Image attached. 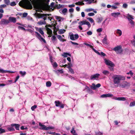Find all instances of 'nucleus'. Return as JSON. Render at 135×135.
<instances>
[{
	"label": "nucleus",
	"instance_id": "f257e3e1",
	"mask_svg": "<svg viewBox=\"0 0 135 135\" xmlns=\"http://www.w3.org/2000/svg\"><path fill=\"white\" fill-rule=\"evenodd\" d=\"M34 8H38L42 4L43 0H22L19 3V5L21 7L26 9H32V6L30 2Z\"/></svg>",
	"mask_w": 135,
	"mask_h": 135
},
{
	"label": "nucleus",
	"instance_id": "f03ea898",
	"mask_svg": "<svg viewBox=\"0 0 135 135\" xmlns=\"http://www.w3.org/2000/svg\"><path fill=\"white\" fill-rule=\"evenodd\" d=\"M113 79V82L115 87H117L118 86V84L120 83L121 80H125V77L123 75H115L112 77Z\"/></svg>",
	"mask_w": 135,
	"mask_h": 135
},
{
	"label": "nucleus",
	"instance_id": "7ed1b4c3",
	"mask_svg": "<svg viewBox=\"0 0 135 135\" xmlns=\"http://www.w3.org/2000/svg\"><path fill=\"white\" fill-rule=\"evenodd\" d=\"M39 125L41 127V128H40V129H42L45 130H48L49 129H53L54 128V127H46L45 125L42 124L40 122L39 123Z\"/></svg>",
	"mask_w": 135,
	"mask_h": 135
},
{
	"label": "nucleus",
	"instance_id": "20e7f679",
	"mask_svg": "<svg viewBox=\"0 0 135 135\" xmlns=\"http://www.w3.org/2000/svg\"><path fill=\"white\" fill-rule=\"evenodd\" d=\"M113 50L115 51L117 54H121L123 51V49L121 45L115 47L113 49Z\"/></svg>",
	"mask_w": 135,
	"mask_h": 135
},
{
	"label": "nucleus",
	"instance_id": "39448f33",
	"mask_svg": "<svg viewBox=\"0 0 135 135\" xmlns=\"http://www.w3.org/2000/svg\"><path fill=\"white\" fill-rule=\"evenodd\" d=\"M35 15L36 17L38 18H42L44 17H47L51 15V14H41L37 13H36Z\"/></svg>",
	"mask_w": 135,
	"mask_h": 135
},
{
	"label": "nucleus",
	"instance_id": "423d86ee",
	"mask_svg": "<svg viewBox=\"0 0 135 135\" xmlns=\"http://www.w3.org/2000/svg\"><path fill=\"white\" fill-rule=\"evenodd\" d=\"M130 85L129 83L125 81L123 83L120 84L119 85V86L122 88H124L126 87L129 86Z\"/></svg>",
	"mask_w": 135,
	"mask_h": 135
},
{
	"label": "nucleus",
	"instance_id": "0eeeda50",
	"mask_svg": "<svg viewBox=\"0 0 135 135\" xmlns=\"http://www.w3.org/2000/svg\"><path fill=\"white\" fill-rule=\"evenodd\" d=\"M104 60L105 63L107 65L110 66L111 67H114L115 66L114 64L111 61L107 60L106 59H104Z\"/></svg>",
	"mask_w": 135,
	"mask_h": 135
},
{
	"label": "nucleus",
	"instance_id": "6e6552de",
	"mask_svg": "<svg viewBox=\"0 0 135 135\" xmlns=\"http://www.w3.org/2000/svg\"><path fill=\"white\" fill-rule=\"evenodd\" d=\"M78 24L79 25H80L81 26L84 25H87L88 27L89 28L90 27L91 25L89 23V22L88 21H81L79 22Z\"/></svg>",
	"mask_w": 135,
	"mask_h": 135
},
{
	"label": "nucleus",
	"instance_id": "1a4fd4ad",
	"mask_svg": "<svg viewBox=\"0 0 135 135\" xmlns=\"http://www.w3.org/2000/svg\"><path fill=\"white\" fill-rule=\"evenodd\" d=\"M9 23L8 20L5 19H2L0 22V23L2 25H7Z\"/></svg>",
	"mask_w": 135,
	"mask_h": 135
},
{
	"label": "nucleus",
	"instance_id": "9d476101",
	"mask_svg": "<svg viewBox=\"0 0 135 135\" xmlns=\"http://www.w3.org/2000/svg\"><path fill=\"white\" fill-rule=\"evenodd\" d=\"M8 21H9V22H10L15 23L16 21V19L15 17H10L8 18Z\"/></svg>",
	"mask_w": 135,
	"mask_h": 135
},
{
	"label": "nucleus",
	"instance_id": "9b49d317",
	"mask_svg": "<svg viewBox=\"0 0 135 135\" xmlns=\"http://www.w3.org/2000/svg\"><path fill=\"white\" fill-rule=\"evenodd\" d=\"M11 127H15V128L16 130H19V127L20 126V125L17 124H11Z\"/></svg>",
	"mask_w": 135,
	"mask_h": 135
},
{
	"label": "nucleus",
	"instance_id": "f8f14e48",
	"mask_svg": "<svg viewBox=\"0 0 135 135\" xmlns=\"http://www.w3.org/2000/svg\"><path fill=\"white\" fill-rule=\"evenodd\" d=\"M113 95L110 94V93H108L106 94H103L101 96L102 98H105L107 97H111L113 96Z\"/></svg>",
	"mask_w": 135,
	"mask_h": 135
},
{
	"label": "nucleus",
	"instance_id": "ddd939ff",
	"mask_svg": "<svg viewBox=\"0 0 135 135\" xmlns=\"http://www.w3.org/2000/svg\"><path fill=\"white\" fill-rule=\"evenodd\" d=\"M59 29L58 28H56V25L55 26H54V32L53 33L55 35H57V32L58 31V33H59Z\"/></svg>",
	"mask_w": 135,
	"mask_h": 135
},
{
	"label": "nucleus",
	"instance_id": "4468645a",
	"mask_svg": "<svg viewBox=\"0 0 135 135\" xmlns=\"http://www.w3.org/2000/svg\"><path fill=\"white\" fill-rule=\"evenodd\" d=\"M115 99L116 100L120 101H124L126 100V98L124 97H116L115 98Z\"/></svg>",
	"mask_w": 135,
	"mask_h": 135
},
{
	"label": "nucleus",
	"instance_id": "2eb2a0df",
	"mask_svg": "<svg viewBox=\"0 0 135 135\" xmlns=\"http://www.w3.org/2000/svg\"><path fill=\"white\" fill-rule=\"evenodd\" d=\"M14 73V72H13L11 71H7L4 70L2 69H0V73Z\"/></svg>",
	"mask_w": 135,
	"mask_h": 135
},
{
	"label": "nucleus",
	"instance_id": "dca6fc26",
	"mask_svg": "<svg viewBox=\"0 0 135 135\" xmlns=\"http://www.w3.org/2000/svg\"><path fill=\"white\" fill-rule=\"evenodd\" d=\"M100 75L98 73L96 74L93 75H91L90 77V79L91 80H92L93 79L98 78V77Z\"/></svg>",
	"mask_w": 135,
	"mask_h": 135
},
{
	"label": "nucleus",
	"instance_id": "f3484780",
	"mask_svg": "<svg viewBox=\"0 0 135 135\" xmlns=\"http://www.w3.org/2000/svg\"><path fill=\"white\" fill-rule=\"evenodd\" d=\"M120 14V13L119 12L112 13L111 15L112 16L114 17H116L118 15Z\"/></svg>",
	"mask_w": 135,
	"mask_h": 135
},
{
	"label": "nucleus",
	"instance_id": "a211bd4d",
	"mask_svg": "<svg viewBox=\"0 0 135 135\" xmlns=\"http://www.w3.org/2000/svg\"><path fill=\"white\" fill-rule=\"evenodd\" d=\"M46 30L47 31V33L49 35H51L52 34V31L48 27H47L46 28Z\"/></svg>",
	"mask_w": 135,
	"mask_h": 135
},
{
	"label": "nucleus",
	"instance_id": "6ab92c4d",
	"mask_svg": "<svg viewBox=\"0 0 135 135\" xmlns=\"http://www.w3.org/2000/svg\"><path fill=\"white\" fill-rule=\"evenodd\" d=\"M71 133L73 135H78L77 134L76 132L74 130V128H72V130L71 131Z\"/></svg>",
	"mask_w": 135,
	"mask_h": 135
},
{
	"label": "nucleus",
	"instance_id": "aec40b11",
	"mask_svg": "<svg viewBox=\"0 0 135 135\" xmlns=\"http://www.w3.org/2000/svg\"><path fill=\"white\" fill-rule=\"evenodd\" d=\"M75 4L76 5H83L84 3L82 2L79 1L75 3Z\"/></svg>",
	"mask_w": 135,
	"mask_h": 135
},
{
	"label": "nucleus",
	"instance_id": "412c9836",
	"mask_svg": "<svg viewBox=\"0 0 135 135\" xmlns=\"http://www.w3.org/2000/svg\"><path fill=\"white\" fill-rule=\"evenodd\" d=\"M46 22L45 21H40L37 23V24L40 25H41L42 24H46Z\"/></svg>",
	"mask_w": 135,
	"mask_h": 135
},
{
	"label": "nucleus",
	"instance_id": "4be33fe9",
	"mask_svg": "<svg viewBox=\"0 0 135 135\" xmlns=\"http://www.w3.org/2000/svg\"><path fill=\"white\" fill-rule=\"evenodd\" d=\"M35 33L36 34V37L39 40H40V38L41 37L40 35L37 32L35 31Z\"/></svg>",
	"mask_w": 135,
	"mask_h": 135
},
{
	"label": "nucleus",
	"instance_id": "5701e85b",
	"mask_svg": "<svg viewBox=\"0 0 135 135\" xmlns=\"http://www.w3.org/2000/svg\"><path fill=\"white\" fill-rule=\"evenodd\" d=\"M102 42L103 44H107V38L106 36H105L104 37V38H103L102 40Z\"/></svg>",
	"mask_w": 135,
	"mask_h": 135
},
{
	"label": "nucleus",
	"instance_id": "b1692460",
	"mask_svg": "<svg viewBox=\"0 0 135 135\" xmlns=\"http://www.w3.org/2000/svg\"><path fill=\"white\" fill-rule=\"evenodd\" d=\"M102 73L104 75H107L109 74V72L108 71L105 70L102 72Z\"/></svg>",
	"mask_w": 135,
	"mask_h": 135
},
{
	"label": "nucleus",
	"instance_id": "393cba45",
	"mask_svg": "<svg viewBox=\"0 0 135 135\" xmlns=\"http://www.w3.org/2000/svg\"><path fill=\"white\" fill-rule=\"evenodd\" d=\"M68 10L67 8H64L62 11V13L63 14L65 15L66 13L67 12Z\"/></svg>",
	"mask_w": 135,
	"mask_h": 135
},
{
	"label": "nucleus",
	"instance_id": "a878e982",
	"mask_svg": "<svg viewBox=\"0 0 135 135\" xmlns=\"http://www.w3.org/2000/svg\"><path fill=\"white\" fill-rule=\"evenodd\" d=\"M46 85L47 87H49L51 86V83L50 81H48L46 82Z\"/></svg>",
	"mask_w": 135,
	"mask_h": 135
},
{
	"label": "nucleus",
	"instance_id": "bb28decb",
	"mask_svg": "<svg viewBox=\"0 0 135 135\" xmlns=\"http://www.w3.org/2000/svg\"><path fill=\"white\" fill-rule=\"evenodd\" d=\"M103 18L102 17H99L97 18V22L98 23H100L102 21Z\"/></svg>",
	"mask_w": 135,
	"mask_h": 135
},
{
	"label": "nucleus",
	"instance_id": "cd10ccee",
	"mask_svg": "<svg viewBox=\"0 0 135 135\" xmlns=\"http://www.w3.org/2000/svg\"><path fill=\"white\" fill-rule=\"evenodd\" d=\"M127 19L129 21L130 23L131 24V25H134V22L130 19L129 18H127Z\"/></svg>",
	"mask_w": 135,
	"mask_h": 135
},
{
	"label": "nucleus",
	"instance_id": "c85d7f7f",
	"mask_svg": "<svg viewBox=\"0 0 135 135\" xmlns=\"http://www.w3.org/2000/svg\"><path fill=\"white\" fill-rule=\"evenodd\" d=\"M38 31L42 35L44 34V32L42 30L41 28H39L38 30Z\"/></svg>",
	"mask_w": 135,
	"mask_h": 135
},
{
	"label": "nucleus",
	"instance_id": "c756f323",
	"mask_svg": "<svg viewBox=\"0 0 135 135\" xmlns=\"http://www.w3.org/2000/svg\"><path fill=\"white\" fill-rule=\"evenodd\" d=\"M117 33L119 34V36L121 35L122 34V32L121 30L119 29H117Z\"/></svg>",
	"mask_w": 135,
	"mask_h": 135
},
{
	"label": "nucleus",
	"instance_id": "7c9ffc66",
	"mask_svg": "<svg viewBox=\"0 0 135 135\" xmlns=\"http://www.w3.org/2000/svg\"><path fill=\"white\" fill-rule=\"evenodd\" d=\"M69 69V71L72 74H74V71L71 68H68Z\"/></svg>",
	"mask_w": 135,
	"mask_h": 135
},
{
	"label": "nucleus",
	"instance_id": "2f4dec72",
	"mask_svg": "<svg viewBox=\"0 0 135 135\" xmlns=\"http://www.w3.org/2000/svg\"><path fill=\"white\" fill-rule=\"evenodd\" d=\"M20 73L22 76H24L26 74V73L25 71L23 72L22 71H20Z\"/></svg>",
	"mask_w": 135,
	"mask_h": 135
},
{
	"label": "nucleus",
	"instance_id": "473e14b6",
	"mask_svg": "<svg viewBox=\"0 0 135 135\" xmlns=\"http://www.w3.org/2000/svg\"><path fill=\"white\" fill-rule=\"evenodd\" d=\"M66 30L64 29H60V34H63L65 32Z\"/></svg>",
	"mask_w": 135,
	"mask_h": 135
},
{
	"label": "nucleus",
	"instance_id": "72a5a7b5",
	"mask_svg": "<svg viewBox=\"0 0 135 135\" xmlns=\"http://www.w3.org/2000/svg\"><path fill=\"white\" fill-rule=\"evenodd\" d=\"M135 106V101L131 102L129 105L130 107H132Z\"/></svg>",
	"mask_w": 135,
	"mask_h": 135
},
{
	"label": "nucleus",
	"instance_id": "f704fd0d",
	"mask_svg": "<svg viewBox=\"0 0 135 135\" xmlns=\"http://www.w3.org/2000/svg\"><path fill=\"white\" fill-rule=\"evenodd\" d=\"M5 3L7 5H8L10 4V1L9 0H6L4 1Z\"/></svg>",
	"mask_w": 135,
	"mask_h": 135
},
{
	"label": "nucleus",
	"instance_id": "c9c22d12",
	"mask_svg": "<svg viewBox=\"0 0 135 135\" xmlns=\"http://www.w3.org/2000/svg\"><path fill=\"white\" fill-rule=\"evenodd\" d=\"M8 130L9 131H12L15 130V129L12 127H10L8 128Z\"/></svg>",
	"mask_w": 135,
	"mask_h": 135
},
{
	"label": "nucleus",
	"instance_id": "e433bc0d",
	"mask_svg": "<svg viewBox=\"0 0 135 135\" xmlns=\"http://www.w3.org/2000/svg\"><path fill=\"white\" fill-rule=\"evenodd\" d=\"M49 55V56L50 61L52 63H53L54 62V61L53 60V57H52V56L51 55Z\"/></svg>",
	"mask_w": 135,
	"mask_h": 135
},
{
	"label": "nucleus",
	"instance_id": "4c0bfd02",
	"mask_svg": "<svg viewBox=\"0 0 135 135\" xmlns=\"http://www.w3.org/2000/svg\"><path fill=\"white\" fill-rule=\"evenodd\" d=\"M92 85L93 86H91L90 87L93 90H95L96 89V85L94 83L92 84Z\"/></svg>",
	"mask_w": 135,
	"mask_h": 135
},
{
	"label": "nucleus",
	"instance_id": "58836bf2",
	"mask_svg": "<svg viewBox=\"0 0 135 135\" xmlns=\"http://www.w3.org/2000/svg\"><path fill=\"white\" fill-rule=\"evenodd\" d=\"M87 19L89 21L91 22H93L94 20L91 17H89L87 18Z\"/></svg>",
	"mask_w": 135,
	"mask_h": 135
},
{
	"label": "nucleus",
	"instance_id": "ea45409f",
	"mask_svg": "<svg viewBox=\"0 0 135 135\" xmlns=\"http://www.w3.org/2000/svg\"><path fill=\"white\" fill-rule=\"evenodd\" d=\"M84 44L85 45H86V46H88L89 47L92 49H93L94 48L93 46H91V45H90L89 44H88L85 43H84Z\"/></svg>",
	"mask_w": 135,
	"mask_h": 135
},
{
	"label": "nucleus",
	"instance_id": "a19ab883",
	"mask_svg": "<svg viewBox=\"0 0 135 135\" xmlns=\"http://www.w3.org/2000/svg\"><path fill=\"white\" fill-rule=\"evenodd\" d=\"M68 66L67 68H71V67L72 66V65L71 63V62H69L68 63Z\"/></svg>",
	"mask_w": 135,
	"mask_h": 135
},
{
	"label": "nucleus",
	"instance_id": "79ce46f5",
	"mask_svg": "<svg viewBox=\"0 0 135 135\" xmlns=\"http://www.w3.org/2000/svg\"><path fill=\"white\" fill-rule=\"evenodd\" d=\"M10 4L11 6H14L16 5V3L15 2H11Z\"/></svg>",
	"mask_w": 135,
	"mask_h": 135
},
{
	"label": "nucleus",
	"instance_id": "37998d69",
	"mask_svg": "<svg viewBox=\"0 0 135 135\" xmlns=\"http://www.w3.org/2000/svg\"><path fill=\"white\" fill-rule=\"evenodd\" d=\"M37 107V106L36 105H35L31 107V109L33 111L34 110V109H36Z\"/></svg>",
	"mask_w": 135,
	"mask_h": 135
},
{
	"label": "nucleus",
	"instance_id": "c03bdc74",
	"mask_svg": "<svg viewBox=\"0 0 135 135\" xmlns=\"http://www.w3.org/2000/svg\"><path fill=\"white\" fill-rule=\"evenodd\" d=\"M128 7V5L126 3H124L122 6V7L124 8H126Z\"/></svg>",
	"mask_w": 135,
	"mask_h": 135
},
{
	"label": "nucleus",
	"instance_id": "a18cd8bd",
	"mask_svg": "<svg viewBox=\"0 0 135 135\" xmlns=\"http://www.w3.org/2000/svg\"><path fill=\"white\" fill-rule=\"evenodd\" d=\"M65 104L61 103L60 102V107L61 108H63L64 107Z\"/></svg>",
	"mask_w": 135,
	"mask_h": 135
},
{
	"label": "nucleus",
	"instance_id": "49530a36",
	"mask_svg": "<svg viewBox=\"0 0 135 135\" xmlns=\"http://www.w3.org/2000/svg\"><path fill=\"white\" fill-rule=\"evenodd\" d=\"M96 53L98 54V55H100V53L98 51L95 50L94 48H93L92 49Z\"/></svg>",
	"mask_w": 135,
	"mask_h": 135
},
{
	"label": "nucleus",
	"instance_id": "de8ad7c7",
	"mask_svg": "<svg viewBox=\"0 0 135 135\" xmlns=\"http://www.w3.org/2000/svg\"><path fill=\"white\" fill-rule=\"evenodd\" d=\"M70 39L72 40H74L75 39L74 38V36L73 34H71L70 35Z\"/></svg>",
	"mask_w": 135,
	"mask_h": 135
},
{
	"label": "nucleus",
	"instance_id": "09e8293b",
	"mask_svg": "<svg viewBox=\"0 0 135 135\" xmlns=\"http://www.w3.org/2000/svg\"><path fill=\"white\" fill-rule=\"evenodd\" d=\"M60 41L64 42L66 41V40L62 38L61 36L60 35Z\"/></svg>",
	"mask_w": 135,
	"mask_h": 135
},
{
	"label": "nucleus",
	"instance_id": "8fccbe9b",
	"mask_svg": "<svg viewBox=\"0 0 135 135\" xmlns=\"http://www.w3.org/2000/svg\"><path fill=\"white\" fill-rule=\"evenodd\" d=\"M0 132L1 133H4L6 132L4 129H2L1 128H0Z\"/></svg>",
	"mask_w": 135,
	"mask_h": 135
},
{
	"label": "nucleus",
	"instance_id": "3c124183",
	"mask_svg": "<svg viewBox=\"0 0 135 135\" xmlns=\"http://www.w3.org/2000/svg\"><path fill=\"white\" fill-rule=\"evenodd\" d=\"M18 29H21V30H23L25 31L26 30L25 29L24 27L20 26H19L18 27Z\"/></svg>",
	"mask_w": 135,
	"mask_h": 135
},
{
	"label": "nucleus",
	"instance_id": "603ef678",
	"mask_svg": "<svg viewBox=\"0 0 135 135\" xmlns=\"http://www.w3.org/2000/svg\"><path fill=\"white\" fill-rule=\"evenodd\" d=\"M94 10V9L92 8L87 9H86V11L87 12H89L91 11H92Z\"/></svg>",
	"mask_w": 135,
	"mask_h": 135
},
{
	"label": "nucleus",
	"instance_id": "864d4df0",
	"mask_svg": "<svg viewBox=\"0 0 135 135\" xmlns=\"http://www.w3.org/2000/svg\"><path fill=\"white\" fill-rule=\"evenodd\" d=\"M53 66L54 68H56L57 66V64L56 62H54V63L52 65Z\"/></svg>",
	"mask_w": 135,
	"mask_h": 135
},
{
	"label": "nucleus",
	"instance_id": "5fc2aeb1",
	"mask_svg": "<svg viewBox=\"0 0 135 135\" xmlns=\"http://www.w3.org/2000/svg\"><path fill=\"white\" fill-rule=\"evenodd\" d=\"M102 31V28H99L97 29V31L98 32H101Z\"/></svg>",
	"mask_w": 135,
	"mask_h": 135
},
{
	"label": "nucleus",
	"instance_id": "6e6d98bb",
	"mask_svg": "<svg viewBox=\"0 0 135 135\" xmlns=\"http://www.w3.org/2000/svg\"><path fill=\"white\" fill-rule=\"evenodd\" d=\"M87 34L89 35H91L92 34V32L90 31H89L87 32Z\"/></svg>",
	"mask_w": 135,
	"mask_h": 135
},
{
	"label": "nucleus",
	"instance_id": "4d7b16f0",
	"mask_svg": "<svg viewBox=\"0 0 135 135\" xmlns=\"http://www.w3.org/2000/svg\"><path fill=\"white\" fill-rule=\"evenodd\" d=\"M28 15V14L27 13H24L22 14V16L23 17H26Z\"/></svg>",
	"mask_w": 135,
	"mask_h": 135
},
{
	"label": "nucleus",
	"instance_id": "13d9d810",
	"mask_svg": "<svg viewBox=\"0 0 135 135\" xmlns=\"http://www.w3.org/2000/svg\"><path fill=\"white\" fill-rule=\"evenodd\" d=\"M40 40L42 41L45 43H46V40L42 37L40 38Z\"/></svg>",
	"mask_w": 135,
	"mask_h": 135
},
{
	"label": "nucleus",
	"instance_id": "bf43d9fd",
	"mask_svg": "<svg viewBox=\"0 0 135 135\" xmlns=\"http://www.w3.org/2000/svg\"><path fill=\"white\" fill-rule=\"evenodd\" d=\"M55 103H56L55 105L57 107L59 106V101H58L57 102L56 101H55Z\"/></svg>",
	"mask_w": 135,
	"mask_h": 135
},
{
	"label": "nucleus",
	"instance_id": "052dcab7",
	"mask_svg": "<svg viewBox=\"0 0 135 135\" xmlns=\"http://www.w3.org/2000/svg\"><path fill=\"white\" fill-rule=\"evenodd\" d=\"M62 56L65 57H67L68 56L66 52H64L63 53V54L62 55Z\"/></svg>",
	"mask_w": 135,
	"mask_h": 135
},
{
	"label": "nucleus",
	"instance_id": "680f3d73",
	"mask_svg": "<svg viewBox=\"0 0 135 135\" xmlns=\"http://www.w3.org/2000/svg\"><path fill=\"white\" fill-rule=\"evenodd\" d=\"M6 6V5L4 4L1 5L0 6V8H5Z\"/></svg>",
	"mask_w": 135,
	"mask_h": 135
},
{
	"label": "nucleus",
	"instance_id": "e2e57ef3",
	"mask_svg": "<svg viewBox=\"0 0 135 135\" xmlns=\"http://www.w3.org/2000/svg\"><path fill=\"white\" fill-rule=\"evenodd\" d=\"M94 15V14L93 13H90L88 14V15L90 16H93Z\"/></svg>",
	"mask_w": 135,
	"mask_h": 135
},
{
	"label": "nucleus",
	"instance_id": "0e129e2a",
	"mask_svg": "<svg viewBox=\"0 0 135 135\" xmlns=\"http://www.w3.org/2000/svg\"><path fill=\"white\" fill-rule=\"evenodd\" d=\"M28 129L27 127L24 128V126H22L21 127V129L22 130L27 129Z\"/></svg>",
	"mask_w": 135,
	"mask_h": 135
},
{
	"label": "nucleus",
	"instance_id": "69168bd1",
	"mask_svg": "<svg viewBox=\"0 0 135 135\" xmlns=\"http://www.w3.org/2000/svg\"><path fill=\"white\" fill-rule=\"evenodd\" d=\"M94 1V0H89L88 1V2L87 3L90 4L92 2H93Z\"/></svg>",
	"mask_w": 135,
	"mask_h": 135
},
{
	"label": "nucleus",
	"instance_id": "338daca9",
	"mask_svg": "<svg viewBox=\"0 0 135 135\" xmlns=\"http://www.w3.org/2000/svg\"><path fill=\"white\" fill-rule=\"evenodd\" d=\"M127 18H129L130 19H134V18L133 17V16H132L129 15H128V17H127Z\"/></svg>",
	"mask_w": 135,
	"mask_h": 135
},
{
	"label": "nucleus",
	"instance_id": "774afa93",
	"mask_svg": "<svg viewBox=\"0 0 135 135\" xmlns=\"http://www.w3.org/2000/svg\"><path fill=\"white\" fill-rule=\"evenodd\" d=\"M75 38L76 39H78L79 37V36L78 34H75L74 35Z\"/></svg>",
	"mask_w": 135,
	"mask_h": 135
}]
</instances>
